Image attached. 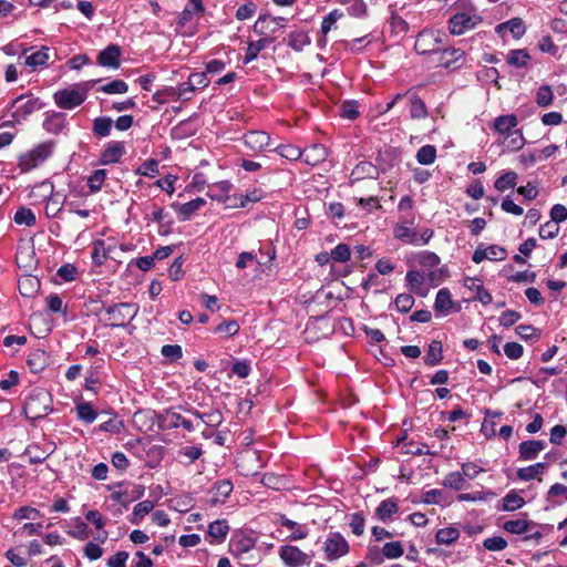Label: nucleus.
Instances as JSON below:
<instances>
[{"instance_id": "obj_1", "label": "nucleus", "mask_w": 567, "mask_h": 567, "mask_svg": "<svg viewBox=\"0 0 567 567\" xmlns=\"http://www.w3.org/2000/svg\"><path fill=\"white\" fill-rule=\"evenodd\" d=\"M52 398L48 392L33 391L23 404L24 416L34 425L39 420L44 419L52 412Z\"/></svg>"}, {"instance_id": "obj_2", "label": "nucleus", "mask_w": 567, "mask_h": 567, "mask_svg": "<svg viewBox=\"0 0 567 567\" xmlns=\"http://www.w3.org/2000/svg\"><path fill=\"white\" fill-rule=\"evenodd\" d=\"M56 142L54 140H48L21 154L18 162L20 172L28 173L42 165L53 154Z\"/></svg>"}, {"instance_id": "obj_3", "label": "nucleus", "mask_w": 567, "mask_h": 567, "mask_svg": "<svg viewBox=\"0 0 567 567\" xmlns=\"http://www.w3.org/2000/svg\"><path fill=\"white\" fill-rule=\"evenodd\" d=\"M434 230L425 227L417 230L415 227L394 225L393 237L404 245L424 246L433 238Z\"/></svg>"}, {"instance_id": "obj_4", "label": "nucleus", "mask_w": 567, "mask_h": 567, "mask_svg": "<svg viewBox=\"0 0 567 567\" xmlns=\"http://www.w3.org/2000/svg\"><path fill=\"white\" fill-rule=\"evenodd\" d=\"M44 106L45 103L40 97L33 94H21L11 102V107L14 109L11 116L16 122L20 123Z\"/></svg>"}, {"instance_id": "obj_5", "label": "nucleus", "mask_w": 567, "mask_h": 567, "mask_svg": "<svg viewBox=\"0 0 567 567\" xmlns=\"http://www.w3.org/2000/svg\"><path fill=\"white\" fill-rule=\"evenodd\" d=\"M42 130L54 136H69L71 131L68 114L63 111L49 110L43 113Z\"/></svg>"}, {"instance_id": "obj_6", "label": "nucleus", "mask_w": 567, "mask_h": 567, "mask_svg": "<svg viewBox=\"0 0 567 567\" xmlns=\"http://www.w3.org/2000/svg\"><path fill=\"white\" fill-rule=\"evenodd\" d=\"M53 102L61 111L62 110H74L85 102V92L78 90L73 84L69 87L60 89L52 95Z\"/></svg>"}, {"instance_id": "obj_7", "label": "nucleus", "mask_w": 567, "mask_h": 567, "mask_svg": "<svg viewBox=\"0 0 567 567\" xmlns=\"http://www.w3.org/2000/svg\"><path fill=\"white\" fill-rule=\"evenodd\" d=\"M107 319L112 321L110 326L112 328L124 327L125 321H132L137 312L138 307L131 302H120L104 307Z\"/></svg>"}, {"instance_id": "obj_8", "label": "nucleus", "mask_w": 567, "mask_h": 567, "mask_svg": "<svg viewBox=\"0 0 567 567\" xmlns=\"http://www.w3.org/2000/svg\"><path fill=\"white\" fill-rule=\"evenodd\" d=\"M419 53L437 55L439 65L450 70H456L465 62V52L460 48L422 50Z\"/></svg>"}, {"instance_id": "obj_9", "label": "nucleus", "mask_w": 567, "mask_h": 567, "mask_svg": "<svg viewBox=\"0 0 567 567\" xmlns=\"http://www.w3.org/2000/svg\"><path fill=\"white\" fill-rule=\"evenodd\" d=\"M279 557L286 567H302L309 566L312 561L315 553L310 554L302 551L295 545H282L278 550Z\"/></svg>"}, {"instance_id": "obj_10", "label": "nucleus", "mask_w": 567, "mask_h": 567, "mask_svg": "<svg viewBox=\"0 0 567 567\" xmlns=\"http://www.w3.org/2000/svg\"><path fill=\"white\" fill-rule=\"evenodd\" d=\"M347 539L338 532L330 533L323 544L327 560H337L349 553Z\"/></svg>"}, {"instance_id": "obj_11", "label": "nucleus", "mask_w": 567, "mask_h": 567, "mask_svg": "<svg viewBox=\"0 0 567 567\" xmlns=\"http://www.w3.org/2000/svg\"><path fill=\"white\" fill-rule=\"evenodd\" d=\"M256 546V538L251 535L238 530L235 532L228 544V550L234 557H241L244 554L249 553Z\"/></svg>"}, {"instance_id": "obj_12", "label": "nucleus", "mask_w": 567, "mask_h": 567, "mask_svg": "<svg viewBox=\"0 0 567 567\" xmlns=\"http://www.w3.org/2000/svg\"><path fill=\"white\" fill-rule=\"evenodd\" d=\"M480 21V17H471L464 12L456 13L449 20V31L454 35H461L467 30L474 29Z\"/></svg>"}, {"instance_id": "obj_13", "label": "nucleus", "mask_w": 567, "mask_h": 567, "mask_svg": "<svg viewBox=\"0 0 567 567\" xmlns=\"http://www.w3.org/2000/svg\"><path fill=\"white\" fill-rule=\"evenodd\" d=\"M122 49L117 44H109L97 55V64L103 68L118 69L121 65Z\"/></svg>"}, {"instance_id": "obj_14", "label": "nucleus", "mask_w": 567, "mask_h": 567, "mask_svg": "<svg viewBox=\"0 0 567 567\" xmlns=\"http://www.w3.org/2000/svg\"><path fill=\"white\" fill-rule=\"evenodd\" d=\"M157 427L162 431H169L181 427L183 415L177 413L174 408L164 409L155 413Z\"/></svg>"}, {"instance_id": "obj_15", "label": "nucleus", "mask_w": 567, "mask_h": 567, "mask_svg": "<svg viewBox=\"0 0 567 567\" xmlns=\"http://www.w3.org/2000/svg\"><path fill=\"white\" fill-rule=\"evenodd\" d=\"M124 154V143L118 141H111L106 143L103 152L101 153L100 163L102 165L118 163Z\"/></svg>"}, {"instance_id": "obj_16", "label": "nucleus", "mask_w": 567, "mask_h": 567, "mask_svg": "<svg viewBox=\"0 0 567 567\" xmlns=\"http://www.w3.org/2000/svg\"><path fill=\"white\" fill-rule=\"evenodd\" d=\"M245 145L254 152H261L269 146L270 136L264 131H249L244 135Z\"/></svg>"}, {"instance_id": "obj_17", "label": "nucleus", "mask_w": 567, "mask_h": 567, "mask_svg": "<svg viewBox=\"0 0 567 567\" xmlns=\"http://www.w3.org/2000/svg\"><path fill=\"white\" fill-rule=\"evenodd\" d=\"M233 489L234 485L230 480L223 478L216 481L212 486V492L214 496L209 501L210 505L216 506L218 504H224L226 499L229 497Z\"/></svg>"}, {"instance_id": "obj_18", "label": "nucleus", "mask_w": 567, "mask_h": 567, "mask_svg": "<svg viewBox=\"0 0 567 567\" xmlns=\"http://www.w3.org/2000/svg\"><path fill=\"white\" fill-rule=\"evenodd\" d=\"M233 188V184L229 181H220L215 183L209 190L207 192V196L212 200H216L218 203H223L228 208V202L233 200V195H229V192Z\"/></svg>"}, {"instance_id": "obj_19", "label": "nucleus", "mask_w": 567, "mask_h": 567, "mask_svg": "<svg viewBox=\"0 0 567 567\" xmlns=\"http://www.w3.org/2000/svg\"><path fill=\"white\" fill-rule=\"evenodd\" d=\"M464 287L473 291L475 295L473 296L474 300L482 302L484 306L492 303L493 297L489 291H487L483 282L480 278H471L466 277L464 279Z\"/></svg>"}, {"instance_id": "obj_20", "label": "nucleus", "mask_w": 567, "mask_h": 567, "mask_svg": "<svg viewBox=\"0 0 567 567\" xmlns=\"http://www.w3.org/2000/svg\"><path fill=\"white\" fill-rule=\"evenodd\" d=\"M388 171L386 166L383 165H374L368 161H361L357 164L353 169V174L358 176V178H373L377 179L380 174H384Z\"/></svg>"}, {"instance_id": "obj_21", "label": "nucleus", "mask_w": 567, "mask_h": 567, "mask_svg": "<svg viewBox=\"0 0 567 567\" xmlns=\"http://www.w3.org/2000/svg\"><path fill=\"white\" fill-rule=\"evenodd\" d=\"M558 150L556 144H550L542 151H533L519 155V162L526 166H533L537 161H544L553 156Z\"/></svg>"}, {"instance_id": "obj_22", "label": "nucleus", "mask_w": 567, "mask_h": 567, "mask_svg": "<svg viewBox=\"0 0 567 567\" xmlns=\"http://www.w3.org/2000/svg\"><path fill=\"white\" fill-rule=\"evenodd\" d=\"M27 52L28 50L25 49L23 51L24 64L31 70L45 66L50 60V49L45 45H42L39 50L32 52L29 55H27Z\"/></svg>"}, {"instance_id": "obj_23", "label": "nucleus", "mask_w": 567, "mask_h": 567, "mask_svg": "<svg viewBox=\"0 0 567 567\" xmlns=\"http://www.w3.org/2000/svg\"><path fill=\"white\" fill-rule=\"evenodd\" d=\"M265 195V192L257 187L248 189L246 194H234L233 200L240 199V203H230L228 204V208H245L249 203H257L261 200Z\"/></svg>"}, {"instance_id": "obj_24", "label": "nucleus", "mask_w": 567, "mask_h": 567, "mask_svg": "<svg viewBox=\"0 0 567 567\" xmlns=\"http://www.w3.org/2000/svg\"><path fill=\"white\" fill-rule=\"evenodd\" d=\"M434 310L437 313H442L444 316L451 313L452 311H460V307L453 309L452 296L447 288H442L437 291L434 301Z\"/></svg>"}, {"instance_id": "obj_25", "label": "nucleus", "mask_w": 567, "mask_h": 567, "mask_svg": "<svg viewBox=\"0 0 567 567\" xmlns=\"http://www.w3.org/2000/svg\"><path fill=\"white\" fill-rule=\"evenodd\" d=\"M302 153L305 155V162L312 166L326 161L329 155L328 148L319 143L306 147Z\"/></svg>"}, {"instance_id": "obj_26", "label": "nucleus", "mask_w": 567, "mask_h": 567, "mask_svg": "<svg viewBox=\"0 0 567 567\" xmlns=\"http://www.w3.org/2000/svg\"><path fill=\"white\" fill-rule=\"evenodd\" d=\"M405 281L409 290L420 297L427 295V289L423 288L425 278L422 272L417 270H409L405 275Z\"/></svg>"}, {"instance_id": "obj_27", "label": "nucleus", "mask_w": 567, "mask_h": 567, "mask_svg": "<svg viewBox=\"0 0 567 567\" xmlns=\"http://www.w3.org/2000/svg\"><path fill=\"white\" fill-rule=\"evenodd\" d=\"M27 365L32 373H41L48 367L47 352L41 349L31 351L27 359Z\"/></svg>"}, {"instance_id": "obj_28", "label": "nucleus", "mask_w": 567, "mask_h": 567, "mask_svg": "<svg viewBox=\"0 0 567 567\" xmlns=\"http://www.w3.org/2000/svg\"><path fill=\"white\" fill-rule=\"evenodd\" d=\"M204 12V4L202 0H188V4L183 9V11L177 17V25L185 27L192 19L194 14H200Z\"/></svg>"}, {"instance_id": "obj_29", "label": "nucleus", "mask_w": 567, "mask_h": 567, "mask_svg": "<svg viewBox=\"0 0 567 567\" xmlns=\"http://www.w3.org/2000/svg\"><path fill=\"white\" fill-rule=\"evenodd\" d=\"M526 504L525 499L515 489H511L497 505L498 511L515 512Z\"/></svg>"}, {"instance_id": "obj_30", "label": "nucleus", "mask_w": 567, "mask_h": 567, "mask_svg": "<svg viewBox=\"0 0 567 567\" xmlns=\"http://www.w3.org/2000/svg\"><path fill=\"white\" fill-rule=\"evenodd\" d=\"M274 42V39L270 37H265L256 41H250L248 43L246 54L244 56V64H248L258 58L260 51L266 49Z\"/></svg>"}, {"instance_id": "obj_31", "label": "nucleus", "mask_w": 567, "mask_h": 567, "mask_svg": "<svg viewBox=\"0 0 567 567\" xmlns=\"http://www.w3.org/2000/svg\"><path fill=\"white\" fill-rule=\"evenodd\" d=\"M196 89L190 82L189 79L187 81L179 83L177 87H167L165 89V92L167 93V96L173 99H179L184 102L189 101L193 97V94L195 93Z\"/></svg>"}, {"instance_id": "obj_32", "label": "nucleus", "mask_w": 567, "mask_h": 567, "mask_svg": "<svg viewBox=\"0 0 567 567\" xmlns=\"http://www.w3.org/2000/svg\"><path fill=\"white\" fill-rule=\"evenodd\" d=\"M155 507V502L152 499H145L140 503H137L132 514L127 517L128 522L134 525H140L144 517L153 512Z\"/></svg>"}, {"instance_id": "obj_33", "label": "nucleus", "mask_w": 567, "mask_h": 567, "mask_svg": "<svg viewBox=\"0 0 567 567\" xmlns=\"http://www.w3.org/2000/svg\"><path fill=\"white\" fill-rule=\"evenodd\" d=\"M229 532L226 519H216L208 525L207 534L213 538L212 543L221 544Z\"/></svg>"}, {"instance_id": "obj_34", "label": "nucleus", "mask_w": 567, "mask_h": 567, "mask_svg": "<svg viewBox=\"0 0 567 567\" xmlns=\"http://www.w3.org/2000/svg\"><path fill=\"white\" fill-rule=\"evenodd\" d=\"M537 523L527 519H509L503 524V529L514 535H523L536 527Z\"/></svg>"}, {"instance_id": "obj_35", "label": "nucleus", "mask_w": 567, "mask_h": 567, "mask_svg": "<svg viewBox=\"0 0 567 567\" xmlns=\"http://www.w3.org/2000/svg\"><path fill=\"white\" fill-rule=\"evenodd\" d=\"M399 512L398 499L394 497L382 501L375 508V516L381 522H386L393 514Z\"/></svg>"}, {"instance_id": "obj_36", "label": "nucleus", "mask_w": 567, "mask_h": 567, "mask_svg": "<svg viewBox=\"0 0 567 567\" xmlns=\"http://www.w3.org/2000/svg\"><path fill=\"white\" fill-rule=\"evenodd\" d=\"M203 453L204 451L200 444L187 445L178 450L177 457L181 463L188 466L197 461L203 455Z\"/></svg>"}, {"instance_id": "obj_37", "label": "nucleus", "mask_w": 567, "mask_h": 567, "mask_svg": "<svg viewBox=\"0 0 567 567\" xmlns=\"http://www.w3.org/2000/svg\"><path fill=\"white\" fill-rule=\"evenodd\" d=\"M424 363L429 367H435L443 360V346L439 340H433L426 351Z\"/></svg>"}, {"instance_id": "obj_38", "label": "nucleus", "mask_w": 567, "mask_h": 567, "mask_svg": "<svg viewBox=\"0 0 567 567\" xmlns=\"http://www.w3.org/2000/svg\"><path fill=\"white\" fill-rule=\"evenodd\" d=\"M197 133V126L194 124V121L189 117L187 120L181 121L177 125L172 128V136L174 138H187Z\"/></svg>"}, {"instance_id": "obj_39", "label": "nucleus", "mask_w": 567, "mask_h": 567, "mask_svg": "<svg viewBox=\"0 0 567 567\" xmlns=\"http://www.w3.org/2000/svg\"><path fill=\"white\" fill-rule=\"evenodd\" d=\"M504 29L508 30L515 39L522 38L526 32L525 23L520 18H513L496 27V31L498 33H501Z\"/></svg>"}, {"instance_id": "obj_40", "label": "nucleus", "mask_w": 567, "mask_h": 567, "mask_svg": "<svg viewBox=\"0 0 567 567\" xmlns=\"http://www.w3.org/2000/svg\"><path fill=\"white\" fill-rule=\"evenodd\" d=\"M18 288L23 297H32L40 289V281L33 276H23L18 281Z\"/></svg>"}, {"instance_id": "obj_41", "label": "nucleus", "mask_w": 567, "mask_h": 567, "mask_svg": "<svg viewBox=\"0 0 567 567\" xmlns=\"http://www.w3.org/2000/svg\"><path fill=\"white\" fill-rule=\"evenodd\" d=\"M547 467V462H538L527 467H522L517 470V477L520 481L528 482L542 475Z\"/></svg>"}, {"instance_id": "obj_42", "label": "nucleus", "mask_w": 567, "mask_h": 567, "mask_svg": "<svg viewBox=\"0 0 567 567\" xmlns=\"http://www.w3.org/2000/svg\"><path fill=\"white\" fill-rule=\"evenodd\" d=\"M113 120L109 116H99L93 120L92 132L95 136L102 138L111 134Z\"/></svg>"}, {"instance_id": "obj_43", "label": "nucleus", "mask_w": 567, "mask_h": 567, "mask_svg": "<svg viewBox=\"0 0 567 567\" xmlns=\"http://www.w3.org/2000/svg\"><path fill=\"white\" fill-rule=\"evenodd\" d=\"M75 411L78 419L86 424L93 423L99 415L90 402L76 403Z\"/></svg>"}, {"instance_id": "obj_44", "label": "nucleus", "mask_w": 567, "mask_h": 567, "mask_svg": "<svg viewBox=\"0 0 567 567\" xmlns=\"http://www.w3.org/2000/svg\"><path fill=\"white\" fill-rule=\"evenodd\" d=\"M517 123V117L514 114L501 115L494 121V130L499 134H509Z\"/></svg>"}, {"instance_id": "obj_45", "label": "nucleus", "mask_w": 567, "mask_h": 567, "mask_svg": "<svg viewBox=\"0 0 567 567\" xmlns=\"http://www.w3.org/2000/svg\"><path fill=\"white\" fill-rule=\"evenodd\" d=\"M460 538V530L454 526L441 528L435 534V542L439 545H452Z\"/></svg>"}, {"instance_id": "obj_46", "label": "nucleus", "mask_w": 567, "mask_h": 567, "mask_svg": "<svg viewBox=\"0 0 567 567\" xmlns=\"http://www.w3.org/2000/svg\"><path fill=\"white\" fill-rule=\"evenodd\" d=\"M280 524L288 529L295 530L288 536V539L291 542L305 539L308 536L307 528H301L297 522L286 517L285 515L281 516Z\"/></svg>"}, {"instance_id": "obj_47", "label": "nucleus", "mask_w": 567, "mask_h": 567, "mask_svg": "<svg viewBox=\"0 0 567 567\" xmlns=\"http://www.w3.org/2000/svg\"><path fill=\"white\" fill-rule=\"evenodd\" d=\"M171 207L175 210V213L177 214V217L181 221L190 220L193 215L198 210L196 205L193 203V200H189L184 204L174 202L171 205Z\"/></svg>"}, {"instance_id": "obj_48", "label": "nucleus", "mask_w": 567, "mask_h": 567, "mask_svg": "<svg viewBox=\"0 0 567 567\" xmlns=\"http://www.w3.org/2000/svg\"><path fill=\"white\" fill-rule=\"evenodd\" d=\"M71 522L73 528L66 532L68 535L78 540H85L90 537V528L81 517H74Z\"/></svg>"}, {"instance_id": "obj_49", "label": "nucleus", "mask_w": 567, "mask_h": 567, "mask_svg": "<svg viewBox=\"0 0 567 567\" xmlns=\"http://www.w3.org/2000/svg\"><path fill=\"white\" fill-rule=\"evenodd\" d=\"M308 44H310V38L302 30L292 31L288 37V45L297 52L302 51Z\"/></svg>"}, {"instance_id": "obj_50", "label": "nucleus", "mask_w": 567, "mask_h": 567, "mask_svg": "<svg viewBox=\"0 0 567 567\" xmlns=\"http://www.w3.org/2000/svg\"><path fill=\"white\" fill-rule=\"evenodd\" d=\"M518 175L513 171L503 173L494 183V187L498 192H505L508 188H514L517 184Z\"/></svg>"}, {"instance_id": "obj_51", "label": "nucleus", "mask_w": 567, "mask_h": 567, "mask_svg": "<svg viewBox=\"0 0 567 567\" xmlns=\"http://www.w3.org/2000/svg\"><path fill=\"white\" fill-rule=\"evenodd\" d=\"M530 56L525 49L511 50L507 54V63L516 68H524L527 65Z\"/></svg>"}, {"instance_id": "obj_52", "label": "nucleus", "mask_w": 567, "mask_h": 567, "mask_svg": "<svg viewBox=\"0 0 567 567\" xmlns=\"http://www.w3.org/2000/svg\"><path fill=\"white\" fill-rule=\"evenodd\" d=\"M415 158L420 165H431L436 158V148L434 145L421 146L415 155Z\"/></svg>"}, {"instance_id": "obj_53", "label": "nucleus", "mask_w": 567, "mask_h": 567, "mask_svg": "<svg viewBox=\"0 0 567 567\" xmlns=\"http://www.w3.org/2000/svg\"><path fill=\"white\" fill-rule=\"evenodd\" d=\"M92 264L94 267H101L105 260L107 259L105 252V241L102 239H97L93 241L92 252H91Z\"/></svg>"}, {"instance_id": "obj_54", "label": "nucleus", "mask_w": 567, "mask_h": 567, "mask_svg": "<svg viewBox=\"0 0 567 567\" xmlns=\"http://www.w3.org/2000/svg\"><path fill=\"white\" fill-rule=\"evenodd\" d=\"M13 220L17 225H25L29 227L34 226L37 223V218L32 209L24 206L20 207L16 212Z\"/></svg>"}, {"instance_id": "obj_55", "label": "nucleus", "mask_w": 567, "mask_h": 567, "mask_svg": "<svg viewBox=\"0 0 567 567\" xmlns=\"http://www.w3.org/2000/svg\"><path fill=\"white\" fill-rule=\"evenodd\" d=\"M127 91L128 85L123 80H113L97 87V92L105 94H125Z\"/></svg>"}, {"instance_id": "obj_56", "label": "nucleus", "mask_w": 567, "mask_h": 567, "mask_svg": "<svg viewBox=\"0 0 567 567\" xmlns=\"http://www.w3.org/2000/svg\"><path fill=\"white\" fill-rule=\"evenodd\" d=\"M106 176V169L100 168L92 172V174L87 177V186L92 194L101 190Z\"/></svg>"}, {"instance_id": "obj_57", "label": "nucleus", "mask_w": 567, "mask_h": 567, "mask_svg": "<svg viewBox=\"0 0 567 567\" xmlns=\"http://www.w3.org/2000/svg\"><path fill=\"white\" fill-rule=\"evenodd\" d=\"M427 114L424 101L420 96L413 95L411 97L410 116L414 120H420L425 118Z\"/></svg>"}, {"instance_id": "obj_58", "label": "nucleus", "mask_w": 567, "mask_h": 567, "mask_svg": "<svg viewBox=\"0 0 567 567\" xmlns=\"http://www.w3.org/2000/svg\"><path fill=\"white\" fill-rule=\"evenodd\" d=\"M123 427V421L117 415H114L106 422L101 423L97 427L94 429V431H101L111 434H120Z\"/></svg>"}, {"instance_id": "obj_59", "label": "nucleus", "mask_w": 567, "mask_h": 567, "mask_svg": "<svg viewBox=\"0 0 567 567\" xmlns=\"http://www.w3.org/2000/svg\"><path fill=\"white\" fill-rule=\"evenodd\" d=\"M415 299L411 293H399L394 299V307L401 313H408L414 306Z\"/></svg>"}, {"instance_id": "obj_60", "label": "nucleus", "mask_w": 567, "mask_h": 567, "mask_svg": "<svg viewBox=\"0 0 567 567\" xmlns=\"http://www.w3.org/2000/svg\"><path fill=\"white\" fill-rule=\"evenodd\" d=\"M389 24L391 28V32L395 35L405 34L410 29L409 23L402 17L396 14L393 10H391Z\"/></svg>"}, {"instance_id": "obj_61", "label": "nucleus", "mask_w": 567, "mask_h": 567, "mask_svg": "<svg viewBox=\"0 0 567 567\" xmlns=\"http://www.w3.org/2000/svg\"><path fill=\"white\" fill-rule=\"evenodd\" d=\"M520 339L535 342L540 338V330L532 324H519L515 329Z\"/></svg>"}, {"instance_id": "obj_62", "label": "nucleus", "mask_w": 567, "mask_h": 567, "mask_svg": "<svg viewBox=\"0 0 567 567\" xmlns=\"http://www.w3.org/2000/svg\"><path fill=\"white\" fill-rule=\"evenodd\" d=\"M275 151L284 158L289 161H297L302 157L303 153L300 150V147L286 144V145H279L275 148Z\"/></svg>"}, {"instance_id": "obj_63", "label": "nucleus", "mask_w": 567, "mask_h": 567, "mask_svg": "<svg viewBox=\"0 0 567 567\" xmlns=\"http://www.w3.org/2000/svg\"><path fill=\"white\" fill-rule=\"evenodd\" d=\"M554 100V93L549 85H540L536 93V103L540 107H548L551 105Z\"/></svg>"}, {"instance_id": "obj_64", "label": "nucleus", "mask_w": 567, "mask_h": 567, "mask_svg": "<svg viewBox=\"0 0 567 567\" xmlns=\"http://www.w3.org/2000/svg\"><path fill=\"white\" fill-rule=\"evenodd\" d=\"M360 115L359 104L355 100L344 101L340 106V116L347 120H355Z\"/></svg>"}]
</instances>
